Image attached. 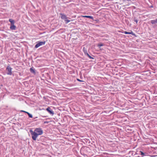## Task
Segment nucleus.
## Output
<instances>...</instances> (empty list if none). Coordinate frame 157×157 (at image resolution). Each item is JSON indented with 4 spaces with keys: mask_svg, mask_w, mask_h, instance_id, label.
Returning <instances> with one entry per match:
<instances>
[{
    "mask_svg": "<svg viewBox=\"0 0 157 157\" xmlns=\"http://www.w3.org/2000/svg\"><path fill=\"white\" fill-rule=\"evenodd\" d=\"M29 132L32 136L33 139L34 140H36L39 135H41L43 133V131L40 128H36L34 131L30 130Z\"/></svg>",
    "mask_w": 157,
    "mask_h": 157,
    "instance_id": "obj_1",
    "label": "nucleus"
},
{
    "mask_svg": "<svg viewBox=\"0 0 157 157\" xmlns=\"http://www.w3.org/2000/svg\"><path fill=\"white\" fill-rule=\"evenodd\" d=\"M45 41L44 42H40L38 43H37L35 46V48H37L40 46L41 45H44L45 44Z\"/></svg>",
    "mask_w": 157,
    "mask_h": 157,
    "instance_id": "obj_2",
    "label": "nucleus"
},
{
    "mask_svg": "<svg viewBox=\"0 0 157 157\" xmlns=\"http://www.w3.org/2000/svg\"><path fill=\"white\" fill-rule=\"evenodd\" d=\"M6 69L8 71L7 74L8 75H11L12 74V68L9 66H8L6 68Z\"/></svg>",
    "mask_w": 157,
    "mask_h": 157,
    "instance_id": "obj_3",
    "label": "nucleus"
},
{
    "mask_svg": "<svg viewBox=\"0 0 157 157\" xmlns=\"http://www.w3.org/2000/svg\"><path fill=\"white\" fill-rule=\"evenodd\" d=\"M46 110L51 114H52V115H53L54 114L53 112L51 109L49 107L47 108L46 109Z\"/></svg>",
    "mask_w": 157,
    "mask_h": 157,
    "instance_id": "obj_4",
    "label": "nucleus"
},
{
    "mask_svg": "<svg viewBox=\"0 0 157 157\" xmlns=\"http://www.w3.org/2000/svg\"><path fill=\"white\" fill-rule=\"evenodd\" d=\"M60 15L61 16V17L62 19L64 20L65 21L67 19V17L64 14L60 13Z\"/></svg>",
    "mask_w": 157,
    "mask_h": 157,
    "instance_id": "obj_5",
    "label": "nucleus"
},
{
    "mask_svg": "<svg viewBox=\"0 0 157 157\" xmlns=\"http://www.w3.org/2000/svg\"><path fill=\"white\" fill-rule=\"evenodd\" d=\"M16 28V26L14 25H11L10 26V29L11 30H15Z\"/></svg>",
    "mask_w": 157,
    "mask_h": 157,
    "instance_id": "obj_6",
    "label": "nucleus"
},
{
    "mask_svg": "<svg viewBox=\"0 0 157 157\" xmlns=\"http://www.w3.org/2000/svg\"><path fill=\"white\" fill-rule=\"evenodd\" d=\"M9 21L11 23V25H14L15 21L12 19H10Z\"/></svg>",
    "mask_w": 157,
    "mask_h": 157,
    "instance_id": "obj_7",
    "label": "nucleus"
},
{
    "mask_svg": "<svg viewBox=\"0 0 157 157\" xmlns=\"http://www.w3.org/2000/svg\"><path fill=\"white\" fill-rule=\"evenodd\" d=\"M124 33L125 34H132L133 35H134V33L132 31H131V32H128L126 31H125V32H124Z\"/></svg>",
    "mask_w": 157,
    "mask_h": 157,
    "instance_id": "obj_8",
    "label": "nucleus"
},
{
    "mask_svg": "<svg viewBox=\"0 0 157 157\" xmlns=\"http://www.w3.org/2000/svg\"><path fill=\"white\" fill-rule=\"evenodd\" d=\"M83 50L85 55H87V54H88L87 53V50L85 47L83 48Z\"/></svg>",
    "mask_w": 157,
    "mask_h": 157,
    "instance_id": "obj_9",
    "label": "nucleus"
},
{
    "mask_svg": "<svg viewBox=\"0 0 157 157\" xmlns=\"http://www.w3.org/2000/svg\"><path fill=\"white\" fill-rule=\"evenodd\" d=\"M83 17L89 18L90 19H93V17L91 16H82Z\"/></svg>",
    "mask_w": 157,
    "mask_h": 157,
    "instance_id": "obj_10",
    "label": "nucleus"
},
{
    "mask_svg": "<svg viewBox=\"0 0 157 157\" xmlns=\"http://www.w3.org/2000/svg\"><path fill=\"white\" fill-rule=\"evenodd\" d=\"M151 23L152 24H155L157 23V18L155 20H151Z\"/></svg>",
    "mask_w": 157,
    "mask_h": 157,
    "instance_id": "obj_11",
    "label": "nucleus"
},
{
    "mask_svg": "<svg viewBox=\"0 0 157 157\" xmlns=\"http://www.w3.org/2000/svg\"><path fill=\"white\" fill-rule=\"evenodd\" d=\"M30 71L33 73H35V71L32 68H31L30 69Z\"/></svg>",
    "mask_w": 157,
    "mask_h": 157,
    "instance_id": "obj_12",
    "label": "nucleus"
},
{
    "mask_svg": "<svg viewBox=\"0 0 157 157\" xmlns=\"http://www.w3.org/2000/svg\"><path fill=\"white\" fill-rule=\"evenodd\" d=\"M26 113L28 114V115L29 117H30V118L33 117V116L31 114H30V113H29L28 112H26Z\"/></svg>",
    "mask_w": 157,
    "mask_h": 157,
    "instance_id": "obj_13",
    "label": "nucleus"
},
{
    "mask_svg": "<svg viewBox=\"0 0 157 157\" xmlns=\"http://www.w3.org/2000/svg\"><path fill=\"white\" fill-rule=\"evenodd\" d=\"M65 21L66 22L65 23L66 24H67L70 21V20H67V19Z\"/></svg>",
    "mask_w": 157,
    "mask_h": 157,
    "instance_id": "obj_14",
    "label": "nucleus"
},
{
    "mask_svg": "<svg viewBox=\"0 0 157 157\" xmlns=\"http://www.w3.org/2000/svg\"><path fill=\"white\" fill-rule=\"evenodd\" d=\"M87 56L90 59H93L94 58L91 57L89 54H87Z\"/></svg>",
    "mask_w": 157,
    "mask_h": 157,
    "instance_id": "obj_15",
    "label": "nucleus"
},
{
    "mask_svg": "<svg viewBox=\"0 0 157 157\" xmlns=\"http://www.w3.org/2000/svg\"><path fill=\"white\" fill-rule=\"evenodd\" d=\"M103 45L102 44H100L98 45V46L100 47L101 46H103Z\"/></svg>",
    "mask_w": 157,
    "mask_h": 157,
    "instance_id": "obj_16",
    "label": "nucleus"
},
{
    "mask_svg": "<svg viewBox=\"0 0 157 157\" xmlns=\"http://www.w3.org/2000/svg\"><path fill=\"white\" fill-rule=\"evenodd\" d=\"M134 21H135L136 22V23L138 22V20L137 19H134Z\"/></svg>",
    "mask_w": 157,
    "mask_h": 157,
    "instance_id": "obj_17",
    "label": "nucleus"
},
{
    "mask_svg": "<svg viewBox=\"0 0 157 157\" xmlns=\"http://www.w3.org/2000/svg\"><path fill=\"white\" fill-rule=\"evenodd\" d=\"M140 152L141 153V155H144V153L142 151H140Z\"/></svg>",
    "mask_w": 157,
    "mask_h": 157,
    "instance_id": "obj_18",
    "label": "nucleus"
},
{
    "mask_svg": "<svg viewBox=\"0 0 157 157\" xmlns=\"http://www.w3.org/2000/svg\"><path fill=\"white\" fill-rule=\"evenodd\" d=\"M21 111L24 112H25V113H26V112H26V111H23V110Z\"/></svg>",
    "mask_w": 157,
    "mask_h": 157,
    "instance_id": "obj_19",
    "label": "nucleus"
},
{
    "mask_svg": "<svg viewBox=\"0 0 157 157\" xmlns=\"http://www.w3.org/2000/svg\"><path fill=\"white\" fill-rule=\"evenodd\" d=\"M77 80H78V81H79L80 82H82V81L80 80H79V79H78Z\"/></svg>",
    "mask_w": 157,
    "mask_h": 157,
    "instance_id": "obj_20",
    "label": "nucleus"
},
{
    "mask_svg": "<svg viewBox=\"0 0 157 157\" xmlns=\"http://www.w3.org/2000/svg\"><path fill=\"white\" fill-rule=\"evenodd\" d=\"M127 1H130V0H127Z\"/></svg>",
    "mask_w": 157,
    "mask_h": 157,
    "instance_id": "obj_21",
    "label": "nucleus"
}]
</instances>
